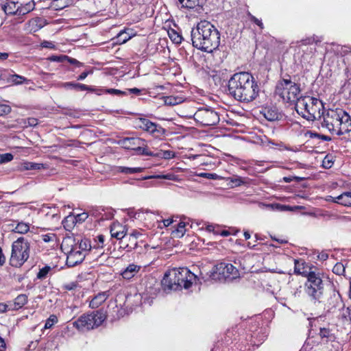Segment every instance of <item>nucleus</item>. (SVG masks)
I'll use <instances>...</instances> for the list:
<instances>
[{
  "label": "nucleus",
  "instance_id": "1",
  "mask_svg": "<svg viewBox=\"0 0 351 351\" xmlns=\"http://www.w3.org/2000/svg\"><path fill=\"white\" fill-rule=\"evenodd\" d=\"M228 90L235 99L249 103L258 96L260 88L251 73L239 72L234 74L229 80Z\"/></svg>",
  "mask_w": 351,
  "mask_h": 351
},
{
  "label": "nucleus",
  "instance_id": "2",
  "mask_svg": "<svg viewBox=\"0 0 351 351\" xmlns=\"http://www.w3.org/2000/svg\"><path fill=\"white\" fill-rule=\"evenodd\" d=\"M192 45L194 47L207 53H212L220 45V34L209 21L199 22L191 32Z\"/></svg>",
  "mask_w": 351,
  "mask_h": 351
},
{
  "label": "nucleus",
  "instance_id": "3",
  "mask_svg": "<svg viewBox=\"0 0 351 351\" xmlns=\"http://www.w3.org/2000/svg\"><path fill=\"white\" fill-rule=\"evenodd\" d=\"M197 279V276L186 267L174 268L165 274L161 283L165 289L177 290L189 289Z\"/></svg>",
  "mask_w": 351,
  "mask_h": 351
},
{
  "label": "nucleus",
  "instance_id": "4",
  "mask_svg": "<svg viewBox=\"0 0 351 351\" xmlns=\"http://www.w3.org/2000/svg\"><path fill=\"white\" fill-rule=\"evenodd\" d=\"M295 108L297 112L308 121L321 119L324 112L322 101L310 96L300 97Z\"/></svg>",
  "mask_w": 351,
  "mask_h": 351
},
{
  "label": "nucleus",
  "instance_id": "5",
  "mask_svg": "<svg viewBox=\"0 0 351 351\" xmlns=\"http://www.w3.org/2000/svg\"><path fill=\"white\" fill-rule=\"evenodd\" d=\"M29 251V243L23 237L19 238L12 245L10 264L15 267H21L27 261Z\"/></svg>",
  "mask_w": 351,
  "mask_h": 351
},
{
  "label": "nucleus",
  "instance_id": "6",
  "mask_svg": "<svg viewBox=\"0 0 351 351\" xmlns=\"http://www.w3.org/2000/svg\"><path fill=\"white\" fill-rule=\"evenodd\" d=\"M300 85L291 82L290 80L284 79L276 86V93L284 101L296 104L300 99Z\"/></svg>",
  "mask_w": 351,
  "mask_h": 351
},
{
  "label": "nucleus",
  "instance_id": "7",
  "mask_svg": "<svg viewBox=\"0 0 351 351\" xmlns=\"http://www.w3.org/2000/svg\"><path fill=\"white\" fill-rule=\"evenodd\" d=\"M105 319V313L101 311H97L81 315L73 324L78 330H90L99 326Z\"/></svg>",
  "mask_w": 351,
  "mask_h": 351
},
{
  "label": "nucleus",
  "instance_id": "8",
  "mask_svg": "<svg viewBox=\"0 0 351 351\" xmlns=\"http://www.w3.org/2000/svg\"><path fill=\"white\" fill-rule=\"evenodd\" d=\"M75 239L71 237L63 239L61 244V249L67 254L66 265L69 267H75L81 263L85 258L86 255L73 246Z\"/></svg>",
  "mask_w": 351,
  "mask_h": 351
},
{
  "label": "nucleus",
  "instance_id": "9",
  "mask_svg": "<svg viewBox=\"0 0 351 351\" xmlns=\"http://www.w3.org/2000/svg\"><path fill=\"white\" fill-rule=\"evenodd\" d=\"M304 285L306 293L314 300H319L323 295L324 285L319 273L313 271L308 274Z\"/></svg>",
  "mask_w": 351,
  "mask_h": 351
},
{
  "label": "nucleus",
  "instance_id": "10",
  "mask_svg": "<svg viewBox=\"0 0 351 351\" xmlns=\"http://www.w3.org/2000/svg\"><path fill=\"white\" fill-rule=\"evenodd\" d=\"M239 276V270L230 263H218L210 271V278L213 280H233Z\"/></svg>",
  "mask_w": 351,
  "mask_h": 351
},
{
  "label": "nucleus",
  "instance_id": "11",
  "mask_svg": "<svg viewBox=\"0 0 351 351\" xmlns=\"http://www.w3.org/2000/svg\"><path fill=\"white\" fill-rule=\"evenodd\" d=\"M343 109L337 108L335 109H328L322 112V127L327 129L332 134L337 135L338 128V121L341 116Z\"/></svg>",
  "mask_w": 351,
  "mask_h": 351
},
{
  "label": "nucleus",
  "instance_id": "12",
  "mask_svg": "<svg viewBox=\"0 0 351 351\" xmlns=\"http://www.w3.org/2000/svg\"><path fill=\"white\" fill-rule=\"evenodd\" d=\"M194 119L203 125H215L219 121V117L217 112L211 108H200L194 114Z\"/></svg>",
  "mask_w": 351,
  "mask_h": 351
},
{
  "label": "nucleus",
  "instance_id": "13",
  "mask_svg": "<svg viewBox=\"0 0 351 351\" xmlns=\"http://www.w3.org/2000/svg\"><path fill=\"white\" fill-rule=\"evenodd\" d=\"M338 121L337 136H341L351 132V117L343 109L341 116Z\"/></svg>",
  "mask_w": 351,
  "mask_h": 351
},
{
  "label": "nucleus",
  "instance_id": "14",
  "mask_svg": "<svg viewBox=\"0 0 351 351\" xmlns=\"http://www.w3.org/2000/svg\"><path fill=\"white\" fill-rule=\"evenodd\" d=\"M110 296L109 291H103L97 293L93 298L90 300L89 303V306L91 308H97L100 305H101Z\"/></svg>",
  "mask_w": 351,
  "mask_h": 351
},
{
  "label": "nucleus",
  "instance_id": "15",
  "mask_svg": "<svg viewBox=\"0 0 351 351\" xmlns=\"http://www.w3.org/2000/svg\"><path fill=\"white\" fill-rule=\"evenodd\" d=\"M110 234L112 237L118 240L122 239L125 237V227L119 223H114L110 228Z\"/></svg>",
  "mask_w": 351,
  "mask_h": 351
},
{
  "label": "nucleus",
  "instance_id": "16",
  "mask_svg": "<svg viewBox=\"0 0 351 351\" xmlns=\"http://www.w3.org/2000/svg\"><path fill=\"white\" fill-rule=\"evenodd\" d=\"M140 265L132 263L130 264L121 274L122 277L126 280H130L134 277L140 271Z\"/></svg>",
  "mask_w": 351,
  "mask_h": 351
},
{
  "label": "nucleus",
  "instance_id": "17",
  "mask_svg": "<svg viewBox=\"0 0 351 351\" xmlns=\"http://www.w3.org/2000/svg\"><path fill=\"white\" fill-rule=\"evenodd\" d=\"M294 271L297 274L308 277V274H312L314 271H311V269L304 262L295 260Z\"/></svg>",
  "mask_w": 351,
  "mask_h": 351
},
{
  "label": "nucleus",
  "instance_id": "18",
  "mask_svg": "<svg viewBox=\"0 0 351 351\" xmlns=\"http://www.w3.org/2000/svg\"><path fill=\"white\" fill-rule=\"evenodd\" d=\"M145 141L140 138H125L123 140V144L128 149L134 150L138 145H145Z\"/></svg>",
  "mask_w": 351,
  "mask_h": 351
},
{
  "label": "nucleus",
  "instance_id": "19",
  "mask_svg": "<svg viewBox=\"0 0 351 351\" xmlns=\"http://www.w3.org/2000/svg\"><path fill=\"white\" fill-rule=\"evenodd\" d=\"M149 124V128L146 132L152 134L153 136L159 138L165 134V130L160 125L152 121Z\"/></svg>",
  "mask_w": 351,
  "mask_h": 351
},
{
  "label": "nucleus",
  "instance_id": "20",
  "mask_svg": "<svg viewBox=\"0 0 351 351\" xmlns=\"http://www.w3.org/2000/svg\"><path fill=\"white\" fill-rule=\"evenodd\" d=\"M334 202L345 206H351V192H345L339 196L334 197Z\"/></svg>",
  "mask_w": 351,
  "mask_h": 351
},
{
  "label": "nucleus",
  "instance_id": "21",
  "mask_svg": "<svg viewBox=\"0 0 351 351\" xmlns=\"http://www.w3.org/2000/svg\"><path fill=\"white\" fill-rule=\"evenodd\" d=\"M27 302V296L20 294L15 299L13 304H10L9 310H16L22 308Z\"/></svg>",
  "mask_w": 351,
  "mask_h": 351
},
{
  "label": "nucleus",
  "instance_id": "22",
  "mask_svg": "<svg viewBox=\"0 0 351 351\" xmlns=\"http://www.w3.org/2000/svg\"><path fill=\"white\" fill-rule=\"evenodd\" d=\"M258 206L260 208L268 210H289V206L281 205L279 204H264L259 203Z\"/></svg>",
  "mask_w": 351,
  "mask_h": 351
},
{
  "label": "nucleus",
  "instance_id": "23",
  "mask_svg": "<svg viewBox=\"0 0 351 351\" xmlns=\"http://www.w3.org/2000/svg\"><path fill=\"white\" fill-rule=\"evenodd\" d=\"M73 246L84 252V254L85 255L86 254V252L90 250L91 248L90 241L86 239H82L80 241L77 240V242L75 240V244H73Z\"/></svg>",
  "mask_w": 351,
  "mask_h": 351
},
{
  "label": "nucleus",
  "instance_id": "24",
  "mask_svg": "<svg viewBox=\"0 0 351 351\" xmlns=\"http://www.w3.org/2000/svg\"><path fill=\"white\" fill-rule=\"evenodd\" d=\"M341 319L346 328L347 327L351 331V305L343 312Z\"/></svg>",
  "mask_w": 351,
  "mask_h": 351
},
{
  "label": "nucleus",
  "instance_id": "25",
  "mask_svg": "<svg viewBox=\"0 0 351 351\" xmlns=\"http://www.w3.org/2000/svg\"><path fill=\"white\" fill-rule=\"evenodd\" d=\"M19 7L14 1H10L3 5V10L6 14H15L19 12Z\"/></svg>",
  "mask_w": 351,
  "mask_h": 351
},
{
  "label": "nucleus",
  "instance_id": "26",
  "mask_svg": "<svg viewBox=\"0 0 351 351\" xmlns=\"http://www.w3.org/2000/svg\"><path fill=\"white\" fill-rule=\"evenodd\" d=\"M182 4V7L193 9L197 6H200L203 4L204 0H178Z\"/></svg>",
  "mask_w": 351,
  "mask_h": 351
},
{
  "label": "nucleus",
  "instance_id": "27",
  "mask_svg": "<svg viewBox=\"0 0 351 351\" xmlns=\"http://www.w3.org/2000/svg\"><path fill=\"white\" fill-rule=\"evenodd\" d=\"M145 168L143 167H118L117 171L125 174H134L141 173L143 171Z\"/></svg>",
  "mask_w": 351,
  "mask_h": 351
},
{
  "label": "nucleus",
  "instance_id": "28",
  "mask_svg": "<svg viewBox=\"0 0 351 351\" xmlns=\"http://www.w3.org/2000/svg\"><path fill=\"white\" fill-rule=\"evenodd\" d=\"M330 304H333L335 308H343L344 306L341 295L339 293H334L330 298Z\"/></svg>",
  "mask_w": 351,
  "mask_h": 351
},
{
  "label": "nucleus",
  "instance_id": "29",
  "mask_svg": "<svg viewBox=\"0 0 351 351\" xmlns=\"http://www.w3.org/2000/svg\"><path fill=\"white\" fill-rule=\"evenodd\" d=\"M186 232V223L184 222H180L178 224L177 228L173 231L172 234L174 237L181 238Z\"/></svg>",
  "mask_w": 351,
  "mask_h": 351
},
{
  "label": "nucleus",
  "instance_id": "30",
  "mask_svg": "<svg viewBox=\"0 0 351 351\" xmlns=\"http://www.w3.org/2000/svg\"><path fill=\"white\" fill-rule=\"evenodd\" d=\"M29 230V224L23 221L18 222L16 227L13 229L14 232L19 234H25Z\"/></svg>",
  "mask_w": 351,
  "mask_h": 351
},
{
  "label": "nucleus",
  "instance_id": "31",
  "mask_svg": "<svg viewBox=\"0 0 351 351\" xmlns=\"http://www.w3.org/2000/svg\"><path fill=\"white\" fill-rule=\"evenodd\" d=\"M176 156L174 152L171 150L162 151L160 150L157 152L154 153V157L161 158L164 159H171L173 158Z\"/></svg>",
  "mask_w": 351,
  "mask_h": 351
},
{
  "label": "nucleus",
  "instance_id": "32",
  "mask_svg": "<svg viewBox=\"0 0 351 351\" xmlns=\"http://www.w3.org/2000/svg\"><path fill=\"white\" fill-rule=\"evenodd\" d=\"M168 36L170 38V39L176 44H180L181 43L182 40V37L181 35L179 34L178 32H177L173 29H170L168 30Z\"/></svg>",
  "mask_w": 351,
  "mask_h": 351
},
{
  "label": "nucleus",
  "instance_id": "33",
  "mask_svg": "<svg viewBox=\"0 0 351 351\" xmlns=\"http://www.w3.org/2000/svg\"><path fill=\"white\" fill-rule=\"evenodd\" d=\"M8 80L15 85L22 84L23 82L27 81L25 77L17 74L10 75Z\"/></svg>",
  "mask_w": 351,
  "mask_h": 351
},
{
  "label": "nucleus",
  "instance_id": "34",
  "mask_svg": "<svg viewBox=\"0 0 351 351\" xmlns=\"http://www.w3.org/2000/svg\"><path fill=\"white\" fill-rule=\"evenodd\" d=\"M164 102L167 106H175L182 102V98L173 96L165 97Z\"/></svg>",
  "mask_w": 351,
  "mask_h": 351
},
{
  "label": "nucleus",
  "instance_id": "35",
  "mask_svg": "<svg viewBox=\"0 0 351 351\" xmlns=\"http://www.w3.org/2000/svg\"><path fill=\"white\" fill-rule=\"evenodd\" d=\"M143 146L144 145H138L136 148H134V151L136 152L137 154L143 155V156H154L155 152L149 151L146 147H143Z\"/></svg>",
  "mask_w": 351,
  "mask_h": 351
},
{
  "label": "nucleus",
  "instance_id": "36",
  "mask_svg": "<svg viewBox=\"0 0 351 351\" xmlns=\"http://www.w3.org/2000/svg\"><path fill=\"white\" fill-rule=\"evenodd\" d=\"M319 335L322 339H324L326 341H328L332 337V335L330 329L326 328H321L319 329Z\"/></svg>",
  "mask_w": 351,
  "mask_h": 351
},
{
  "label": "nucleus",
  "instance_id": "37",
  "mask_svg": "<svg viewBox=\"0 0 351 351\" xmlns=\"http://www.w3.org/2000/svg\"><path fill=\"white\" fill-rule=\"evenodd\" d=\"M51 270V267L50 266L46 265L43 268L39 269V271L37 274V278L40 280L45 279L49 272Z\"/></svg>",
  "mask_w": 351,
  "mask_h": 351
},
{
  "label": "nucleus",
  "instance_id": "38",
  "mask_svg": "<svg viewBox=\"0 0 351 351\" xmlns=\"http://www.w3.org/2000/svg\"><path fill=\"white\" fill-rule=\"evenodd\" d=\"M265 117L269 121H275L278 119V114L275 110L268 109L265 112Z\"/></svg>",
  "mask_w": 351,
  "mask_h": 351
},
{
  "label": "nucleus",
  "instance_id": "39",
  "mask_svg": "<svg viewBox=\"0 0 351 351\" xmlns=\"http://www.w3.org/2000/svg\"><path fill=\"white\" fill-rule=\"evenodd\" d=\"M332 272L337 275H343L345 272V267L341 263H337L332 268Z\"/></svg>",
  "mask_w": 351,
  "mask_h": 351
},
{
  "label": "nucleus",
  "instance_id": "40",
  "mask_svg": "<svg viewBox=\"0 0 351 351\" xmlns=\"http://www.w3.org/2000/svg\"><path fill=\"white\" fill-rule=\"evenodd\" d=\"M150 122L151 121H149V119L141 118L138 121V126L143 130L147 131L149 125V124L147 123H150Z\"/></svg>",
  "mask_w": 351,
  "mask_h": 351
},
{
  "label": "nucleus",
  "instance_id": "41",
  "mask_svg": "<svg viewBox=\"0 0 351 351\" xmlns=\"http://www.w3.org/2000/svg\"><path fill=\"white\" fill-rule=\"evenodd\" d=\"M58 322V318L56 315H51L49 316V317L47 319L45 324V328L48 329L51 328L52 326L56 324Z\"/></svg>",
  "mask_w": 351,
  "mask_h": 351
},
{
  "label": "nucleus",
  "instance_id": "42",
  "mask_svg": "<svg viewBox=\"0 0 351 351\" xmlns=\"http://www.w3.org/2000/svg\"><path fill=\"white\" fill-rule=\"evenodd\" d=\"M104 92L106 93H108L110 95H115L118 96H123L127 95L128 93L125 91H122L121 90L115 89V88H107L106 90H104Z\"/></svg>",
  "mask_w": 351,
  "mask_h": 351
},
{
  "label": "nucleus",
  "instance_id": "43",
  "mask_svg": "<svg viewBox=\"0 0 351 351\" xmlns=\"http://www.w3.org/2000/svg\"><path fill=\"white\" fill-rule=\"evenodd\" d=\"M43 167V165L41 163H35V162H27L25 164L24 168L27 170L32 169H40Z\"/></svg>",
  "mask_w": 351,
  "mask_h": 351
},
{
  "label": "nucleus",
  "instance_id": "44",
  "mask_svg": "<svg viewBox=\"0 0 351 351\" xmlns=\"http://www.w3.org/2000/svg\"><path fill=\"white\" fill-rule=\"evenodd\" d=\"M14 158V156L10 153L0 154V164L10 162Z\"/></svg>",
  "mask_w": 351,
  "mask_h": 351
},
{
  "label": "nucleus",
  "instance_id": "45",
  "mask_svg": "<svg viewBox=\"0 0 351 351\" xmlns=\"http://www.w3.org/2000/svg\"><path fill=\"white\" fill-rule=\"evenodd\" d=\"M52 3L56 10H62L67 6L66 0H54Z\"/></svg>",
  "mask_w": 351,
  "mask_h": 351
},
{
  "label": "nucleus",
  "instance_id": "46",
  "mask_svg": "<svg viewBox=\"0 0 351 351\" xmlns=\"http://www.w3.org/2000/svg\"><path fill=\"white\" fill-rule=\"evenodd\" d=\"M315 42V40L313 37H308L306 38L302 39L300 41L297 42V45L298 47H300L302 45H312Z\"/></svg>",
  "mask_w": 351,
  "mask_h": 351
},
{
  "label": "nucleus",
  "instance_id": "47",
  "mask_svg": "<svg viewBox=\"0 0 351 351\" xmlns=\"http://www.w3.org/2000/svg\"><path fill=\"white\" fill-rule=\"evenodd\" d=\"M66 58H67V56L60 55V56H51L48 58V60L51 62H63L66 61Z\"/></svg>",
  "mask_w": 351,
  "mask_h": 351
},
{
  "label": "nucleus",
  "instance_id": "48",
  "mask_svg": "<svg viewBox=\"0 0 351 351\" xmlns=\"http://www.w3.org/2000/svg\"><path fill=\"white\" fill-rule=\"evenodd\" d=\"M11 107L6 104H0V116L9 114L11 112Z\"/></svg>",
  "mask_w": 351,
  "mask_h": 351
},
{
  "label": "nucleus",
  "instance_id": "49",
  "mask_svg": "<svg viewBox=\"0 0 351 351\" xmlns=\"http://www.w3.org/2000/svg\"><path fill=\"white\" fill-rule=\"evenodd\" d=\"M88 215H89V213H86V212H84L82 213L77 214L75 216V220L77 222H80V223L83 222L88 218Z\"/></svg>",
  "mask_w": 351,
  "mask_h": 351
},
{
  "label": "nucleus",
  "instance_id": "50",
  "mask_svg": "<svg viewBox=\"0 0 351 351\" xmlns=\"http://www.w3.org/2000/svg\"><path fill=\"white\" fill-rule=\"evenodd\" d=\"M230 182L236 186H239L245 183V182L241 177H235L230 178Z\"/></svg>",
  "mask_w": 351,
  "mask_h": 351
},
{
  "label": "nucleus",
  "instance_id": "51",
  "mask_svg": "<svg viewBox=\"0 0 351 351\" xmlns=\"http://www.w3.org/2000/svg\"><path fill=\"white\" fill-rule=\"evenodd\" d=\"M75 89L80 90H88V91L93 90V88H91L90 86H87L86 84H79V83H75Z\"/></svg>",
  "mask_w": 351,
  "mask_h": 351
},
{
  "label": "nucleus",
  "instance_id": "52",
  "mask_svg": "<svg viewBox=\"0 0 351 351\" xmlns=\"http://www.w3.org/2000/svg\"><path fill=\"white\" fill-rule=\"evenodd\" d=\"M130 36L126 35V33L124 32H121L118 34L117 38L119 41L121 43H125L127 40L130 39Z\"/></svg>",
  "mask_w": 351,
  "mask_h": 351
},
{
  "label": "nucleus",
  "instance_id": "53",
  "mask_svg": "<svg viewBox=\"0 0 351 351\" xmlns=\"http://www.w3.org/2000/svg\"><path fill=\"white\" fill-rule=\"evenodd\" d=\"M97 242L96 247L102 248L104 245V236L100 234L97 237V239L95 240Z\"/></svg>",
  "mask_w": 351,
  "mask_h": 351
},
{
  "label": "nucleus",
  "instance_id": "54",
  "mask_svg": "<svg viewBox=\"0 0 351 351\" xmlns=\"http://www.w3.org/2000/svg\"><path fill=\"white\" fill-rule=\"evenodd\" d=\"M248 15L250 16V19L251 21H252L254 23H256L258 26L260 27L261 29H263V24L261 20H259L258 19H257L254 16L252 15L250 13H249Z\"/></svg>",
  "mask_w": 351,
  "mask_h": 351
},
{
  "label": "nucleus",
  "instance_id": "55",
  "mask_svg": "<svg viewBox=\"0 0 351 351\" xmlns=\"http://www.w3.org/2000/svg\"><path fill=\"white\" fill-rule=\"evenodd\" d=\"M58 87L64 88H75V83L74 82H64V83H60L58 85Z\"/></svg>",
  "mask_w": 351,
  "mask_h": 351
},
{
  "label": "nucleus",
  "instance_id": "56",
  "mask_svg": "<svg viewBox=\"0 0 351 351\" xmlns=\"http://www.w3.org/2000/svg\"><path fill=\"white\" fill-rule=\"evenodd\" d=\"M77 286V284L75 282L64 284L62 288L65 290L71 291L74 290Z\"/></svg>",
  "mask_w": 351,
  "mask_h": 351
},
{
  "label": "nucleus",
  "instance_id": "57",
  "mask_svg": "<svg viewBox=\"0 0 351 351\" xmlns=\"http://www.w3.org/2000/svg\"><path fill=\"white\" fill-rule=\"evenodd\" d=\"M88 213H89V215H93L95 217H101V218H103L101 212L100 211V209H99V208H93V209L90 210Z\"/></svg>",
  "mask_w": 351,
  "mask_h": 351
},
{
  "label": "nucleus",
  "instance_id": "58",
  "mask_svg": "<svg viewBox=\"0 0 351 351\" xmlns=\"http://www.w3.org/2000/svg\"><path fill=\"white\" fill-rule=\"evenodd\" d=\"M66 60L68 62H69L70 64L75 65L76 66L80 67V66H82V63L79 62L77 60H76L75 58L67 56V58L66 59Z\"/></svg>",
  "mask_w": 351,
  "mask_h": 351
},
{
  "label": "nucleus",
  "instance_id": "59",
  "mask_svg": "<svg viewBox=\"0 0 351 351\" xmlns=\"http://www.w3.org/2000/svg\"><path fill=\"white\" fill-rule=\"evenodd\" d=\"M140 235L139 232L137 231H134L132 234L130 235V240L132 241L133 243L134 247L136 245V239L138 238V237Z\"/></svg>",
  "mask_w": 351,
  "mask_h": 351
},
{
  "label": "nucleus",
  "instance_id": "60",
  "mask_svg": "<svg viewBox=\"0 0 351 351\" xmlns=\"http://www.w3.org/2000/svg\"><path fill=\"white\" fill-rule=\"evenodd\" d=\"M26 123L29 126L34 127L38 125V120L35 118H28L27 121H25Z\"/></svg>",
  "mask_w": 351,
  "mask_h": 351
},
{
  "label": "nucleus",
  "instance_id": "61",
  "mask_svg": "<svg viewBox=\"0 0 351 351\" xmlns=\"http://www.w3.org/2000/svg\"><path fill=\"white\" fill-rule=\"evenodd\" d=\"M205 228L209 232H213L214 234H218V232L215 231V227L212 224H207L206 223Z\"/></svg>",
  "mask_w": 351,
  "mask_h": 351
},
{
  "label": "nucleus",
  "instance_id": "62",
  "mask_svg": "<svg viewBox=\"0 0 351 351\" xmlns=\"http://www.w3.org/2000/svg\"><path fill=\"white\" fill-rule=\"evenodd\" d=\"M10 308L9 305L5 303H0V313L6 312Z\"/></svg>",
  "mask_w": 351,
  "mask_h": 351
},
{
  "label": "nucleus",
  "instance_id": "63",
  "mask_svg": "<svg viewBox=\"0 0 351 351\" xmlns=\"http://www.w3.org/2000/svg\"><path fill=\"white\" fill-rule=\"evenodd\" d=\"M90 73H92V71H84L77 77V80H83L88 76V75H89Z\"/></svg>",
  "mask_w": 351,
  "mask_h": 351
},
{
  "label": "nucleus",
  "instance_id": "64",
  "mask_svg": "<svg viewBox=\"0 0 351 351\" xmlns=\"http://www.w3.org/2000/svg\"><path fill=\"white\" fill-rule=\"evenodd\" d=\"M128 92L131 94L139 95L141 93V90L137 88H132L128 89Z\"/></svg>",
  "mask_w": 351,
  "mask_h": 351
}]
</instances>
